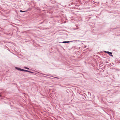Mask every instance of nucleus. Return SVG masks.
Segmentation results:
<instances>
[{
    "label": "nucleus",
    "instance_id": "nucleus-1",
    "mask_svg": "<svg viewBox=\"0 0 120 120\" xmlns=\"http://www.w3.org/2000/svg\"><path fill=\"white\" fill-rule=\"evenodd\" d=\"M105 53H107L109 55V56L110 55H111L112 54V53L111 52H110L109 51H105Z\"/></svg>",
    "mask_w": 120,
    "mask_h": 120
},
{
    "label": "nucleus",
    "instance_id": "nucleus-7",
    "mask_svg": "<svg viewBox=\"0 0 120 120\" xmlns=\"http://www.w3.org/2000/svg\"><path fill=\"white\" fill-rule=\"evenodd\" d=\"M24 68L25 69H26L28 70H29L30 69L29 68H28L27 67H25Z\"/></svg>",
    "mask_w": 120,
    "mask_h": 120
},
{
    "label": "nucleus",
    "instance_id": "nucleus-15",
    "mask_svg": "<svg viewBox=\"0 0 120 120\" xmlns=\"http://www.w3.org/2000/svg\"><path fill=\"white\" fill-rule=\"evenodd\" d=\"M76 29H75V30H76Z\"/></svg>",
    "mask_w": 120,
    "mask_h": 120
},
{
    "label": "nucleus",
    "instance_id": "nucleus-2",
    "mask_svg": "<svg viewBox=\"0 0 120 120\" xmlns=\"http://www.w3.org/2000/svg\"><path fill=\"white\" fill-rule=\"evenodd\" d=\"M15 68L17 70L19 71H22V69L20 68H19L18 67H15Z\"/></svg>",
    "mask_w": 120,
    "mask_h": 120
},
{
    "label": "nucleus",
    "instance_id": "nucleus-11",
    "mask_svg": "<svg viewBox=\"0 0 120 120\" xmlns=\"http://www.w3.org/2000/svg\"><path fill=\"white\" fill-rule=\"evenodd\" d=\"M108 63V62L107 61H106V63Z\"/></svg>",
    "mask_w": 120,
    "mask_h": 120
},
{
    "label": "nucleus",
    "instance_id": "nucleus-13",
    "mask_svg": "<svg viewBox=\"0 0 120 120\" xmlns=\"http://www.w3.org/2000/svg\"><path fill=\"white\" fill-rule=\"evenodd\" d=\"M77 41V40L74 41Z\"/></svg>",
    "mask_w": 120,
    "mask_h": 120
},
{
    "label": "nucleus",
    "instance_id": "nucleus-9",
    "mask_svg": "<svg viewBox=\"0 0 120 120\" xmlns=\"http://www.w3.org/2000/svg\"><path fill=\"white\" fill-rule=\"evenodd\" d=\"M110 56H112V57L113 56L112 55V54L111 55H110Z\"/></svg>",
    "mask_w": 120,
    "mask_h": 120
},
{
    "label": "nucleus",
    "instance_id": "nucleus-12",
    "mask_svg": "<svg viewBox=\"0 0 120 120\" xmlns=\"http://www.w3.org/2000/svg\"><path fill=\"white\" fill-rule=\"evenodd\" d=\"M5 47L6 48H8V47L7 46H5Z\"/></svg>",
    "mask_w": 120,
    "mask_h": 120
},
{
    "label": "nucleus",
    "instance_id": "nucleus-3",
    "mask_svg": "<svg viewBox=\"0 0 120 120\" xmlns=\"http://www.w3.org/2000/svg\"><path fill=\"white\" fill-rule=\"evenodd\" d=\"M73 42L72 41H64L63 42H62L63 43H68L70 42Z\"/></svg>",
    "mask_w": 120,
    "mask_h": 120
},
{
    "label": "nucleus",
    "instance_id": "nucleus-5",
    "mask_svg": "<svg viewBox=\"0 0 120 120\" xmlns=\"http://www.w3.org/2000/svg\"><path fill=\"white\" fill-rule=\"evenodd\" d=\"M31 9L30 8H29L26 11H30L31 10Z\"/></svg>",
    "mask_w": 120,
    "mask_h": 120
},
{
    "label": "nucleus",
    "instance_id": "nucleus-10",
    "mask_svg": "<svg viewBox=\"0 0 120 120\" xmlns=\"http://www.w3.org/2000/svg\"><path fill=\"white\" fill-rule=\"evenodd\" d=\"M7 49L8 50H9V51H10L9 50V49H8V48H7Z\"/></svg>",
    "mask_w": 120,
    "mask_h": 120
},
{
    "label": "nucleus",
    "instance_id": "nucleus-6",
    "mask_svg": "<svg viewBox=\"0 0 120 120\" xmlns=\"http://www.w3.org/2000/svg\"><path fill=\"white\" fill-rule=\"evenodd\" d=\"M20 11L21 12H25L26 11H23L22 10H20Z\"/></svg>",
    "mask_w": 120,
    "mask_h": 120
},
{
    "label": "nucleus",
    "instance_id": "nucleus-8",
    "mask_svg": "<svg viewBox=\"0 0 120 120\" xmlns=\"http://www.w3.org/2000/svg\"><path fill=\"white\" fill-rule=\"evenodd\" d=\"M28 72L30 73H34V72H32V71H29Z\"/></svg>",
    "mask_w": 120,
    "mask_h": 120
},
{
    "label": "nucleus",
    "instance_id": "nucleus-14",
    "mask_svg": "<svg viewBox=\"0 0 120 120\" xmlns=\"http://www.w3.org/2000/svg\"><path fill=\"white\" fill-rule=\"evenodd\" d=\"M1 95L0 94V97H1Z\"/></svg>",
    "mask_w": 120,
    "mask_h": 120
},
{
    "label": "nucleus",
    "instance_id": "nucleus-4",
    "mask_svg": "<svg viewBox=\"0 0 120 120\" xmlns=\"http://www.w3.org/2000/svg\"><path fill=\"white\" fill-rule=\"evenodd\" d=\"M22 71H25V72H28L29 71L27 70H25L22 69Z\"/></svg>",
    "mask_w": 120,
    "mask_h": 120
}]
</instances>
